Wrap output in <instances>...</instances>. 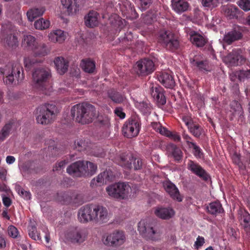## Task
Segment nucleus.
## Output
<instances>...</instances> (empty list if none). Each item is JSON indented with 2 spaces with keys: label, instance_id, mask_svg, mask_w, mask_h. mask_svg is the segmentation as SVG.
Wrapping results in <instances>:
<instances>
[{
  "label": "nucleus",
  "instance_id": "16",
  "mask_svg": "<svg viewBox=\"0 0 250 250\" xmlns=\"http://www.w3.org/2000/svg\"><path fill=\"white\" fill-rule=\"evenodd\" d=\"M187 168L204 181H207L209 178L208 172L199 164L192 160H189L188 162Z\"/></svg>",
  "mask_w": 250,
  "mask_h": 250
},
{
  "label": "nucleus",
  "instance_id": "37",
  "mask_svg": "<svg viewBox=\"0 0 250 250\" xmlns=\"http://www.w3.org/2000/svg\"><path fill=\"white\" fill-rule=\"evenodd\" d=\"M48 37L51 42L59 43H62L66 39L64 31L61 30H56L50 33Z\"/></svg>",
  "mask_w": 250,
  "mask_h": 250
},
{
  "label": "nucleus",
  "instance_id": "26",
  "mask_svg": "<svg viewBox=\"0 0 250 250\" xmlns=\"http://www.w3.org/2000/svg\"><path fill=\"white\" fill-rule=\"evenodd\" d=\"M151 95L160 105H164L166 103V99L164 94V89L160 86L152 87Z\"/></svg>",
  "mask_w": 250,
  "mask_h": 250
},
{
  "label": "nucleus",
  "instance_id": "55",
  "mask_svg": "<svg viewBox=\"0 0 250 250\" xmlns=\"http://www.w3.org/2000/svg\"><path fill=\"white\" fill-rule=\"evenodd\" d=\"M19 194L25 200L31 198V194L29 191L24 190L23 189H19Z\"/></svg>",
  "mask_w": 250,
  "mask_h": 250
},
{
  "label": "nucleus",
  "instance_id": "4",
  "mask_svg": "<svg viewBox=\"0 0 250 250\" xmlns=\"http://www.w3.org/2000/svg\"><path fill=\"white\" fill-rule=\"evenodd\" d=\"M138 230L142 236L151 240H158L162 231L158 226L153 223L141 220L138 224Z\"/></svg>",
  "mask_w": 250,
  "mask_h": 250
},
{
  "label": "nucleus",
  "instance_id": "2",
  "mask_svg": "<svg viewBox=\"0 0 250 250\" xmlns=\"http://www.w3.org/2000/svg\"><path fill=\"white\" fill-rule=\"evenodd\" d=\"M58 110L54 104H45L39 106L36 109L37 122L42 125L52 123L55 119Z\"/></svg>",
  "mask_w": 250,
  "mask_h": 250
},
{
  "label": "nucleus",
  "instance_id": "11",
  "mask_svg": "<svg viewBox=\"0 0 250 250\" xmlns=\"http://www.w3.org/2000/svg\"><path fill=\"white\" fill-rule=\"evenodd\" d=\"M84 162L79 161L72 163L66 169L67 172L73 177H81L86 176V171Z\"/></svg>",
  "mask_w": 250,
  "mask_h": 250
},
{
  "label": "nucleus",
  "instance_id": "9",
  "mask_svg": "<svg viewBox=\"0 0 250 250\" xmlns=\"http://www.w3.org/2000/svg\"><path fill=\"white\" fill-rule=\"evenodd\" d=\"M241 53L240 49L233 50L224 58V62L229 66H238L244 64L246 58Z\"/></svg>",
  "mask_w": 250,
  "mask_h": 250
},
{
  "label": "nucleus",
  "instance_id": "40",
  "mask_svg": "<svg viewBox=\"0 0 250 250\" xmlns=\"http://www.w3.org/2000/svg\"><path fill=\"white\" fill-rule=\"evenodd\" d=\"M224 9L226 16L230 19L237 18L240 12L239 9L233 5L225 7Z\"/></svg>",
  "mask_w": 250,
  "mask_h": 250
},
{
  "label": "nucleus",
  "instance_id": "62",
  "mask_svg": "<svg viewBox=\"0 0 250 250\" xmlns=\"http://www.w3.org/2000/svg\"><path fill=\"white\" fill-rule=\"evenodd\" d=\"M2 197L3 205L6 207H9L12 203L11 199L8 197L5 196L3 194H2Z\"/></svg>",
  "mask_w": 250,
  "mask_h": 250
},
{
  "label": "nucleus",
  "instance_id": "39",
  "mask_svg": "<svg viewBox=\"0 0 250 250\" xmlns=\"http://www.w3.org/2000/svg\"><path fill=\"white\" fill-rule=\"evenodd\" d=\"M45 10V8L43 7L30 9L27 12V16L29 21H33L35 19L42 16Z\"/></svg>",
  "mask_w": 250,
  "mask_h": 250
},
{
  "label": "nucleus",
  "instance_id": "20",
  "mask_svg": "<svg viewBox=\"0 0 250 250\" xmlns=\"http://www.w3.org/2000/svg\"><path fill=\"white\" fill-rule=\"evenodd\" d=\"M188 34L191 43L197 47H203L208 41L204 36L195 31H190Z\"/></svg>",
  "mask_w": 250,
  "mask_h": 250
},
{
  "label": "nucleus",
  "instance_id": "8",
  "mask_svg": "<svg viewBox=\"0 0 250 250\" xmlns=\"http://www.w3.org/2000/svg\"><path fill=\"white\" fill-rule=\"evenodd\" d=\"M159 42L167 49L173 51L179 46V42L174 35L167 31L162 32L159 36Z\"/></svg>",
  "mask_w": 250,
  "mask_h": 250
},
{
  "label": "nucleus",
  "instance_id": "64",
  "mask_svg": "<svg viewBox=\"0 0 250 250\" xmlns=\"http://www.w3.org/2000/svg\"><path fill=\"white\" fill-rule=\"evenodd\" d=\"M9 190L8 187L4 182L0 181V191H3L7 193Z\"/></svg>",
  "mask_w": 250,
  "mask_h": 250
},
{
  "label": "nucleus",
  "instance_id": "45",
  "mask_svg": "<svg viewBox=\"0 0 250 250\" xmlns=\"http://www.w3.org/2000/svg\"><path fill=\"white\" fill-rule=\"evenodd\" d=\"M84 166L86 171V176H90L93 175L95 173L97 168L96 165L88 161L84 162Z\"/></svg>",
  "mask_w": 250,
  "mask_h": 250
},
{
  "label": "nucleus",
  "instance_id": "44",
  "mask_svg": "<svg viewBox=\"0 0 250 250\" xmlns=\"http://www.w3.org/2000/svg\"><path fill=\"white\" fill-rule=\"evenodd\" d=\"M34 25L36 29L42 30L49 27L50 21L48 20H45L43 18H40L35 21Z\"/></svg>",
  "mask_w": 250,
  "mask_h": 250
},
{
  "label": "nucleus",
  "instance_id": "53",
  "mask_svg": "<svg viewBox=\"0 0 250 250\" xmlns=\"http://www.w3.org/2000/svg\"><path fill=\"white\" fill-rule=\"evenodd\" d=\"M141 8L142 10H146L152 4L154 0H139Z\"/></svg>",
  "mask_w": 250,
  "mask_h": 250
},
{
  "label": "nucleus",
  "instance_id": "60",
  "mask_svg": "<svg viewBox=\"0 0 250 250\" xmlns=\"http://www.w3.org/2000/svg\"><path fill=\"white\" fill-rule=\"evenodd\" d=\"M7 231L10 236L14 238H16V227L13 226H9Z\"/></svg>",
  "mask_w": 250,
  "mask_h": 250
},
{
  "label": "nucleus",
  "instance_id": "46",
  "mask_svg": "<svg viewBox=\"0 0 250 250\" xmlns=\"http://www.w3.org/2000/svg\"><path fill=\"white\" fill-rule=\"evenodd\" d=\"M190 132L196 137H199L202 132L201 127L198 124L194 123L188 128Z\"/></svg>",
  "mask_w": 250,
  "mask_h": 250
},
{
  "label": "nucleus",
  "instance_id": "5",
  "mask_svg": "<svg viewBox=\"0 0 250 250\" xmlns=\"http://www.w3.org/2000/svg\"><path fill=\"white\" fill-rule=\"evenodd\" d=\"M131 190V187L127 183L121 182L109 185L106 188L108 195L116 199L126 198Z\"/></svg>",
  "mask_w": 250,
  "mask_h": 250
},
{
  "label": "nucleus",
  "instance_id": "24",
  "mask_svg": "<svg viewBox=\"0 0 250 250\" xmlns=\"http://www.w3.org/2000/svg\"><path fill=\"white\" fill-rule=\"evenodd\" d=\"M152 126L156 131L159 132L162 135L168 137L170 139L174 140V141H180L181 139L180 136L176 132H170L159 124L154 123Z\"/></svg>",
  "mask_w": 250,
  "mask_h": 250
},
{
  "label": "nucleus",
  "instance_id": "23",
  "mask_svg": "<svg viewBox=\"0 0 250 250\" xmlns=\"http://www.w3.org/2000/svg\"><path fill=\"white\" fill-rule=\"evenodd\" d=\"M14 67L11 63H8L5 66V71L2 72L3 81L8 86H11L14 82L13 75Z\"/></svg>",
  "mask_w": 250,
  "mask_h": 250
},
{
  "label": "nucleus",
  "instance_id": "35",
  "mask_svg": "<svg viewBox=\"0 0 250 250\" xmlns=\"http://www.w3.org/2000/svg\"><path fill=\"white\" fill-rule=\"evenodd\" d=\"M208 211L210 214L216 216L224 212L222 204L219 201L210 203L207 207Z\"/></svg>",
  "mask_w": 250,
  "mask_h": 250
},
{
  "label": "nucleus",
  "instance_id": "61",
  "mask_svg": "<svg viewBox=\"0 0 250 250\" xmlns=\"http://www.w3.org/2000/svg\"><path fill=\"white\" fill-rule=\"evenodd\" d=\"M115 113L121 119L125 118V114L123 112V109L121 107H117L115 109Z\"/></svg>",
  "mask_w": 250,
  "mask_h": 250
},
{
  "label": "nucleus",
  "instance_id": "34",
  "mask_svg": "<svg viewBox=\"0 0 250 250\" xmlns=\"http://www.w3.org/2000/svg\"><path fill=\"white\" fill-rule=\"evenodd\" d=\"M98 14L95 11H90L84 17L85 25L88 27H94L98 24Z\"/></svg>",
  "mask_w": 250,
  "mask_h": 250
},
{
  "label": "nucleus",
  "instance_id": "32",
  "mask_svg": "<svg viewBox=\"0 0 250 250\" xmlns=\"http://www.w3.org/2000/svg\"><path fill=\"white\" fill-rule=\"evenodd\" d=\"M115 174L110 170H106L101 173L96 177V182L98 184H106L114 180Z\"/></svg>",
  "mask_w": 250,
  "mask_h": 250
},
{
  "label": "nucleus",
  "instance_id": "15",
  "mask_svg": "<svg viewBox=\"0 0 250 250\" xmlns=\"http://www.w3.org/2000/svg\"><path fill=\"white\" fill-rule=\"evenodd\" d=\"M93 221L96 222L104 223L108 220V211L105 207L99 205L93 204Z\"/></svg>",
  "mask_w": 250,
  "mask_h": 250
},
{
  "label": "nucleus",
  "instance_id": "49",
  "mask_svg": "<svg viewBox=\"0 0 250 250\" xmlns=\"http://www.w3.org/2000/svg\"><path fill=\"white\" fill-rule=\"evenodd\" d=\"M237 4L242 9L245 11L250 10V0H239L237 2Z\"/></svg>",
  "mask_w": 250,
  "mask_h": 250
},
{
  "label": "nucleus",
  "instance_id": "52",
  "mask_svg": "<svg viewBox=\"0 0 250 250\" xmlns=\"http://www.w3.org/2000/svg\"><path fill=\"white\" fill-rule=\"evenodd\" d=\"M193 146L194 149V155L198 158H201L203 157V153L202 152L201 148L196 146L194 143L190 142Z\"/></svg>",
  "mask_w": 250,
  "mask_h": 250
},
{
  "label": "nucleus",
  "instance_id": "21",
  "mask_svg": "<svg viewBox=\"0 0 250 250\" xmlns=\"http://www.w3.org/2000/svg\"><path fill=\"white\" fill-rule=\"evenodd\" d=\"M32 51L34 56L42 57L48 55L50 49L46 43L41 42H37Z\"/></svg>",
  "mask_w": 250,
  "mask_h": 250
},
{
  "label": "nucleus",
  "instance_id": "47",
  "mask_svg": "<svg viewBox=\"0 0 250 250\" xmlns=\"http://www.w3.org/2000/svg\"><path fill=\"white\" fill-rule=\"evenodd\" d=\"M157 14L156 12L154 13L152 11L149 10L146 14L144 18L143 21L146 24H151L154 20H156Z\"/></svg>",
  "mask_w": 250,
  "mask_h": 250
},
{
  "label": "nucleus",
  "instance_id": "41",
  "mask_svg": "<svg viewBox=\"0 0 250 250\" xmlns=\"http://www.w3.org/2000/svg\"><path fill=\"white\" fill-rule=\"evenodd\" d=\"M81 66L85 72L89 73H93L95 68L94 62L89 60H83L81 63Z\"/></svg>",
  "mask_w": 250,
  "mask_h": 250
},
{
  "label": "nucleus",
  "instance_id": "3",
  "mask_svg": "<svg viewBox=\"0 0 250 250\" xmlns=\"http://www.w3.org/2000/svg\"><path fill=\"white\" fill-rule=\"evenodd\" d=\"M51 77V70L46 67H39L32 73V82L34 86L42 91L46 89L49 80Z\"/></svg>",
  "mask_w": 250,
  "mask_h": 250
},
{
  "label": "nucleus",
  "instance_id": "33",
  "mask_svg": "<svg viewBox=\"0 0 250 250\" xmlns=\"http://www.w3.org/2000/svg\"><path fill=\"white\" fill-rule=\"evenodd\" d=\"M155 214L160 218L168 219L174 215L175 212L172 208H161L155 209Z\"/></svg>",
  "mask_w": 250,
  "mask_h": 250
},
{
  "label": "nucleus",
  "instance_id": "17",
  "mask_svg": "<svg viewBox=\"0 0 250 250\" xmlns=\"http://www.w3.org/2000/svg\"><path fill=\"white\" fill-rule=\"evenodd\" d=\"M86 237L87 233L84 229H76L67 234V238L74 243L81 244L85 240Z\"/></svg>",
  "mask_w": 250,
  "mask_h": 250
},
{
  "label": "nucleus",
  "instance_id": "14",
  "mask_svg": "<svg viewBox=\"0 0 250 250\" xmlns=\"http://www.w3.org/2000/svg\"><path fill=\"white\" fill-rule=\"evenodd\" d=\"M93 204H89L81 207L78 213L79 221L83 223L93 221Z\"/></svg>",
  "mask_w": 250,
  "mask_h": 250
},
{
  "label": "nucleus",
  "instance_id": "29",
  "mask_svg": "<svg viewBox=\"0 0 250 250\" xmlns=\"http://www.w3.org/2000/svg\"><path fill=\"white\" fill-rule=\"evenodd\" d=\"M58 72L62 75L64 74L68 70V62L65 60L62 57H57L55 58L54 61Z\"/></svg>",
  "mask_w": 250,
  "mask_h": 250
},
{
  "label": "nucleus",
  "instance_id": "36",
  "mask_svg": "<svg viewBox=\"0 0 250 250\" xmlns=\"http://www.w3.org/2000/svg\"><path fill=\"white\" fill-rule=\"evenodd\" d=\"M107 96L114 103L121 104L125 101V96L114 89H111L107 91Z\"/></svg>",
  "mask_w": 250,
  "mask_h": 250
},
{
  "label": "nucleus",
  "instance_id": "1",
  "mask_svg": "<svg viewBox=\"0 0 250 250\" xmlns=\"http://www.w3.org/2000/svg\"><path fill=\"white\" fill-rule=\"evenodd\" d=\"M71 114L76 122L82 125L88 124L96 118L95 106L87 103H83L74 105L71 109Z\"/></svg>",
  "mask_w": 250,
  "mask_h": 250
},
{
  "label": "nucleus",
  "instance_id": "38",
  "mask_svg": "<svg viewBox=\"0 0 250 250\" xmlns=\"http://www.w3.org/2000/svg\"><path fill=\"white\" fill-rule=\"evenodd\" d=\"M37 42L36 38L31 35H24L21 41L22 47L31 50Z\"/></svg>",
  "mask_w": 250,
  "mask_h": 250
},
{
  "label": "nucleus",
  "instance_id": "6",
  "mask_svg": "<svg viewBox=\"0 0 250 250\" xmlns=\"http://www.w3.org/2000/svg\"><path fill=\"white\" fill-rule=\"evenodd\" d=\"M140 119L136 115H132L124 124L122 132L124 136L132 138L138 135L140 129Z\"/></svg>",
  "mask_w": 250,
  "mask_h": 250
},
{
  "label": "nucleus",
  "instance_id": "22",
  "mask_svg": "<svg viewBox=\"0 0 250 250\" xmlns=\"http://www.w3.org/2000/svg\"><path fill=\"white\" fill-rule=\"evenodd\" d=\"M61 200L66 204L69 203L82 204L83 203L81 194L71 193L69 192L63 193Z\"/></svg>",
  "mask_w": 250,
  "mask_h": 250
},
{
  "label": "nucleus",
  "instance_id": "43",
  "mask_svg": "<svg viewBox=\"0 0 250 250\" xmlns=\"http://www.w3.org/2000/svg\"><path fill=\"white\" fill-rule=\"evenodd\" d=\"M28 235L30 238L36 241H42L40 233L37 231L35 225H31L28 227Z\"/></svg>",
  "mask_w": 250,
  "mask_h": 250
},
{
  "label": "nucleus",
  "instance_id": "13",
  "mask_svg": "<svg viewBox=\"0 0 250 250\" xmlns=\"http://www.w3.org/2000/svg\"><path fill=\"white\" fill-rule=\"evenodd\" d=\"M3 34L6 36L5 41L9 47L16 44V29L15 27L11 22H7L2 26Z\"/></svg>",
  "mask_w": 250,
  "mask_h": 250
},
{
  "label": "nucleus",
  "instance_id": "51",
  "mask_svg": "<svg viewBox=\"0 0 250 250\" xmlns=\"http://www.w3.org/2000/svg\"><path fill=\"white\" fill-rule=\"evenodd\" d=\"M233 104L235 106V108H234V115L239 116L240 118L243 117V111L240 104L236 102H234Z\"/></svg>",
  "mask_w": 250,
  "mask_h": 250
},
{
  "label": "nucleus",
  "instance_id": "56",
  "mask_svg": "<svg viewBox=\"0 0 250 250\" xmlns=\"http://www.w3.org/2000/svg\"><path fill=\"white\" fill-rule=\"evenodd\" d=\"M250 76V69L246 71H242L240 72L238 78L240 81H244L245 78H249Z\"/></svg>",
  "mask_w": 250,
  "mask_h": 250
},
{
  "label": "nucleus",
  "instance_id": "10",
  "mask_svg": "<svg viewBox=\"0 0 250 250\" xmlns=\"http://www.w3.org/2000/svg\"><path fill=\"white\" fill-rule=\"evenodd\" d=\"M135 69L138 74L147 75L154 70V63L151 60L142 59L137 62Z\"/></svg>",
  "mask_w": 250,
  "mask_h": 250
},
{
  "label": "nucleus",
  "instance_id": "42",
  "mask_svg": "<svg viewBox=\"0 0 250 250\" xmlns=\"http://www.w3.org/2000/svg\"><path fill=\"white\" fill-rule=\"evenodd\" d=\"M13 123L6 124L0 131V141H3L9 136L13 127Z\"/></svg>",
  "mask_w": 250,
  "mask_h": 250
},
{
  "label": "nucleus",
  "instance_id": "30",
  "mask_svg": "<svg viewBox=\"0 0 250 250\" xmlns=\"http://www.w3.org/2000/svg\"><path fill=\"white\" fill-rule=\"evenodd\" d=\"M166 149L171 153L175 161L180 162L183 158V152L181 149L174 144L169 143L166 146Z\"/></svg>",
  "mask_w": 250,
  "mask_h": 250
},
{
  "label": "nucleus",
  "instance_id": "7",
  "mask_svg": "<svg viewBox=\"0 0 250 250\" xmlns=\"http://www.w3.org/2000/svg\"><path fill=\"white\" fill-rule=\"evenodd\" d=\"M118 164L125 168H133L135 170L141 169L142 167V160L134 157L130 152L122 153L120 156Z\"/></svg>",
  "mask_w": 250,
  "mask_h": 250
},
{
  "label": "nucleus",
  "instance_id": "54",
  "mask_svg": "<svg viewBox=\"0 0 250 250\" xmlns=\"http://www.w3.org/2000/svg\"><path fill=\"white\" fill-rule=\"evenodd\" d=\"M67 163L68 161L65 160L60 161L58 163L56 164L55 167H54L53 169V171H59L64 168Z\"/></svg>",
  "mask_w": 250,
  "mask_h": 250
},
{
  "label": "nucleus",
  "instance_id": "50",
  "mask_svg": "<svg viewBox=\"0 0 250 250\" xmlns=\"http://www.w3.org/2000/svg\"><path fill=\"white\" fill-rule=\"evenodd\" d=\"M202 5L204 7H215L217 6V0H201Z\"/></svg>",
  "mask_w": 250,
  "mask_h": 250
},
{
  "label": "nucleus",
  "instance_id": "59",
  "mask_svg": "<svg viewBox=\"0 0 250 250\" xmlns=\"http://www.w3.org/2000/svg\"><path fill=\"white\" fill-rule=\"evenodd\" d=\"M182 120L188 126V128L194 123L191 118L188 116L183 117Z\"/></svg>",
  "mask_w": 250,
  "mask_h": 250
},
{
  "label": "nucleus",
  "instance_id": "28",
  "mask_svg": "<svg viewBox=\"0 0 250 250\" xmlns=\"http://www.w3.org/2000/svg\"><path fill=\"white\" fill-rule=\"evenodd\" d=\"M242 33L238 30H232L224 35L223 41L227 44H231L233 42L242 38Z\"/></svg>",
  "mask_w": 250,
  "mask_h": 250
},
{
  "label": "nucleus",
  "instance_id": "12",
  "mask_svg": "<svg viewBox=\"0 0 250 250\" xmlns=\"http://www.w3.org/2000/svg\"><path fill=\"white\" fill-rule=\"evenodd\" d=\"M125 240V237L123 231H115L107 236L105 244L110 246L117 247L123 245Z\"/></svg>",
  "mask_w": 250,
  "mask_h": 250
},
{
  "label": "nucleus",
  "instance_id": "19",
  "mask_svg": "<svg viewBox=\"0 0 250 250\" xmlns=\"http://www.w3.org/2000/svg\"><path fill=\"white\" fill-rule=\"evenodd\" d=\"M163 187L166 191L173 199L178 202L182 201V197L180 194L178 188L169 181H166L163 183Z\"/></svg>",
  "mask_w": 250,
  "mask_h": 250
},
{
  "label": "nucleus",
  "instance_id": "18",
  "mask_svg": "<svg viewBox=\"0 0 250 250\" xmlns=\"http://www.w3.org/2000/svg\"><path fill=\"white\" fill-rule=\"evenodd\" d=\"M238 219L244 230L250 234V214L244 208H240L238 212Z\"/></svg>",
  "mask_w": 250,
  "mask_h": 250
},
{
  "label": "nucleus",
  "instance_id": "31",
  "mask_svg": "<svg viewBox=\"0 0 250 250\" xmlns=\"http://www.w3.org/2000/svg\"><path fill=\"white\" fill-rule=\"evenodd\" d=\"M172 9L178 13H181L188 10L189 4L186 0H171Z\"/></svg>",
  "mask_w": 250,
  "mask_h": 250
},
{
  "label": "nucleus",
  "instance_id": "58",
  "mask_svg": "<svg viewBox=\"0 0 250 250\" xmlns=\"http://www.w3.org/2000/svg\"><path fill=\"white\" fill-rule=\"evenodd\" d=\"M205 243V239L203 237H201L199 236L197 239L196 241L195 242V246L196 248H199V247L202 246Z\"/></svg>",
  "mask_w": 250,
  "mask_h": 250
},
{
  "label": "nucleus",
  "instance_id": "48",
  "mask_svg": "<svg viewBox=\"0 0 250 250\" xmlns=\"http://www.w3.org/2000/svg\"><path fill=\"white\" fill-rule=\"evenodd\" d=\"M191 63L193 66H195L201 70H208V63L206 61H196L193 60L191 61Z\"/></svg>",
  "mask_w": 250,
  "mask_h": 250
},
{
  "label": "nucleus",
  "instance_id": "57",
  "mask_svg": "<svg viewBox=\"0 0 250 250\" xmlns=\"http://www.w3.org/2000/svg\"><path fill=\"white\" fill-rule=\"evenodd\" d=\"M40 62L41 61L37 59L31 60L30 58H26L24 60V64L26 67H29L31 65Z\"/></svg>",
  "mask_w": 250,
  "mask_h": 250
},
{
  "label": "nucleus",
  "instance_id": "63",
  "mask_svg": "<svg viewBox=\"0 0 250 250\" xmlns=\"http://www.w3.org/2000/svg\"><path fill=\"white\" fill-rule=\"evenodd\" d=\"M126 11L127 14H131L132 16L136 17L137 13L134 7L132 6L131 4H128V8L126 10Z\"/></svg>",
  "mask_w": 250,
  "mask_h": 250
},
{
  "label": "nucleus",
  "instance_id": "25",
  "mask_svg": "<svg viewBox=\"0 0 250 250\" xmlns=\"http://www.w3.org/2000/svg\"><path fill=\"white\" fill-rule=\"evenodd\" d=\"M159 81L166 88H172L175 84L173 76L167 72H163L158 76Z\"/></svg>",
  "mask_w": 250,
  "mask_h": 250
},
{
  "label": "nucleus",
  "instance_id": "27",
  "mask_svg": "<svg viewBox=\"0 0 250 250\" xmlns=\"http://www.w3.org/2000/svg\"><path fill=\"white\" fill-rule=\"evenodd\" d=\"M63 8L65 9L68 15L76 14L80 9V5L76 0H61Z\"/></svg>",
  "mask_w": 250,
  "mask_h": 250
}]
</instances>
